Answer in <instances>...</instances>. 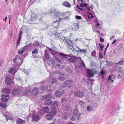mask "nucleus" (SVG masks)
Returning <instances> with one entry per match:
<instances>
[{
    "label": "nucleus",
    "mask_w": 124,
    "mask_h": 124,
    "mask_svg": "<svg viewBox=\"0 0 124 124\" xmlns=\"http://www.w3.org/2000/svg\"><path fill=\"white\" fill-rule=\"evenodd\" d=\"M58 104L56 101L53 102L51 105V108L52 110L51 112H47V118L48 120H50L53 118L54 116L55 115L57 111L56 108L57 107ZM49 110V108L47 107V111Z\"/></svg>",
    "instance_id": "1"
},
{
    "label": "nucleus",
    "mask_w": 124,
    "mask_h": 124,
    "mask_svg": "<svg viewBox=\"0 0 124 124\" xmlns=\"http://www.w3.org/2000/svg\"><path fill=\"white\" fill-rule=\"evenodd\" d=\"M52 90L49 89L48 91L47 92V105H50L52 102V101L51 99H51L52 98V95L51 93Z\"/></svg>",
    "instance_id": "2"
},
{
    "label": "nucleus",
    "mask_w": 124,
    "mask_h": 124,
    "mask_svg": "<svg viewBox=\"0 0 124 124\" xmlns=\"http://www.w3.org/2000/svg\"><path fill=\"white\" fill-rule=\"evenodd\" d=\"M57 81L56 78L52 77L48 82L47 84L49 87H51L53 84H55Z\"/></svg>",
    "instance_id": "3"
},
{
    "label": "nucleus",
    "mask_w": 124,
    "mask_h": 124,
    "mask_svg": "<svg viewBox=\"0 0 124 124\" xmlns=\"http://www.w3.org/2000/svg\"><path fill=\"white\" fill-rule=\"evenodd\" d=\"M64 93V91L62 90H59L56 92L54 94L55 97H60L63 95Z\"/></svg>",
    "instance_id": "4"
},
{
    "label": "nucleus",
    "mask_w": 124,
    "mask_h": 124,
    "mask_svg": "<svg viewBox=\"0 0 124 124\" xmlns=\"http://www.w3.org/2000/svg\"><path fill=\"white\" fill-rule=\"evenodd\" d=\"M74 93L75 94V96L78 97H82L84 96L83 93L81 91L75 92Z\"/></svg>",
    "instance_id": "5"
},
{
    "label": "nucleus",
    "mask_w": 124,
    "mask_h": 124,
    "mask_svg": "<svg viewBox=\"0 0 124 124\" xmlns=\"http://www.w3.org/2000/svg\"><path fill=\"white\" fill-rule=\"evenodd\" d=\"M2 98H1V101L3 102L7 101L9 99V96L7 95H4L3 94L1 96Z\"/></svg>",
    "instance_id": "6"
},
{
    "label": "nucleus",
    "mask_w": 124,
    "mask_h": 124,
    "mask_svg": "<svg viewBox=\"0 0 124 124\" xmlns=\"http://www.w3.org/2000/svg\"><path fill=\"white\" fill-rule=\"evenodd\" d=\"M72 81L70 80H66L64 83L63 85H62L61 87V88H64L65 87L67 86V85L70 83L72 82Z\"/></svg>",
    "instance_id": "7"
},
{
    "label": "nucleus",
    "mask_w": 124,
    "mask_h": 124,
    "mask_svg": "<svg viewBox=\"0 0 124 124\" xmlns=\"http://www.w3.org/2000/svg\"><path fill=\"white\" fill-rule=\"evenodd\" d=\"M32 119L33 120L37 122L39 119V116L37 114H33L32 116Z\"/></svg>",
    "instance_id": "8"
},
{
    "label": "nucleus",
    "mask_w": 124,
    "mask_h": 124,
    "mask_svg": "<svg viewBox=\"0 0 124 124\" xmlns=\"http://www.w3.org/2000/svg\"><path fill=\"white\" fill-rule=\"evenodd\" d=\"M30 86H29L28 87L26 88V90L24 91L23 92V94L26 95H28L31 92V89L30 88H29V87Z\"/></svg>",
    "instance_id": "9"
},
{
    "label": "nucleus",
    "mask_w": 124,
    "mask_h": 124,
    "mask_svg": "<svg viewBox=\"0 0 124 124\" xmlns=\"http://www.w3.org/2000/svg\"><path fill=\"white\" fill-rule=\"evenodd\" d=\"M13 62L16 63L17 62L18 65H20L23 63V60L21 59H17L16 58H15L13 60Z\"/></svg>",
    "instance_id": "10"
},
{
    "label": "nucleus",
    "mask_w": 124,
    "mask_h": 124,
    "mask_svg": "<svg viewBox=\"0 0 124 124\" xmlns=\"http://www.w3.org/2000/svg\"><path fill=\"white\" fill-rule=\"evenodd\" d=\"M5 79L6 84L8 85H10L11 82V78L9 77H7Z\"/></svg>",
    "instance_id": "11"
},
{
    "label": "nucleus",
    "mask_w": 124,
    "mask_h": 124,
    "mask_svg": "<svg viewBox=\"0 0 124 124\" xmlns=\"http://www.w3.org/2000/svg\"><path fill=\"white\" fill-rule=\"evenodd\" d=\"M21 93L20 90L18 89H14L13 90L12 94L13 95H16L18 94Z\"/></svg>",
    "instance_id": "12"
},
{
    "label": "nucleus",
    "mask_w": 124,
    "mask_h": 124,
    "mask_svg": "<svg viewBox=\"0 0 124 124\" xmlns=\"http://www.w3.org/2000/svg\"><path fill=\"white\" fill-rule=\"evenodd\" d=\"M39 93L38 88L37 87H35L33 88L31 92V93L34 95H36Z\"/></svg>",
    "instance_id": "13"
},
{
    "label": "nucleus",
    "mask_w": 124,
    "mask_h": 124,
    "mask_svg": "<svg viewBox=\"0 0 124 124\" xmlns=\"http://www.w3.org/2000/svg\"><path fill=\"white\" fill-rule=\"evenodd\" d=\"M17 124H24L25 121L20 118L17 119L16 121Z\"/></svg>",
    "instance_id": "14"
},
{
    "label": "nucleus",
    "mask_w": 124,
    "mask_h": 124,
    "mask_svg": "<svg viewBox=\"0 0 124 124\" xmlns=\"http://www.w3.org/2000/svg\"><path fill=\"white\" fill-rule=\"evenodd\" d=\"M87 72L88 75H89L90 77H93L94 74L92 70L88 69L87 70Z\"/></svg>",
    "instance_id": "15"
},
{
    "label": "nucleus",
    "mask_w": 124,
    "mask_h": 124,
    "mask_svg": "<svg viewBox=\"0 0 124 124\" xmlns=\"http://www.w3.org/2000/svg\"><path fill=\"white\" fill-rule=\"evenodd\" d=\"M63 6L67 7V8H70L71 7L70 5L69 2L67 1H65L62 4Z\"/></svg>",
    "instance_id": "16"
},
{
    "label": "nucleus",
    "mask_w": 124,
    "mask_h": 124,
    "mask_svg": "<svg viewBox=\"0 0 124 124\" xmlns=\"http://www.w3.org/2000/svg\"><path fill=\"white\" fill-rule=\"evenodd\" d=\"M65 75L63 74H61L59 76V78L61 80H64L65 78Z\"/></svg>",
    "instance_id": "17"
},
{
    "label": "nucleus",
    "mask_w": 124,
    "mask_h": 124,
    "mask_svg": "<svg viewBox=\"0 0 124 124\" xmlns=\"http://www.w3.org/2000/svg\"><path fill=\"white\" fill-rule=\"evenodd\" d=\"M58 54L59 55L62 57L64 58H67L68 57L67 56H68V55L67 54H65L63 53H60L59 52H58Z\"/></svg>",
    "instance_id": "18"
},
{
    "label": "nucleus",
    "mask_w": 124,
    "mask_h": 124,
    "mask_svg": "<svg viewBox=\"0 0 124 124\" xmlns=\"http://www.w3.org/2000/svg\"><path fill=\"white\" fill-rule=\"evenodd\" d=\"M2 91L3 93L4 94H8L9 93V90L8 88H5Z\"/></svg>",
    "instance_id": "19"
},
{
    "label": "nucleus",
    "mask_w": 124,
    "mask_h": 124,
    "mask_svg": "<svg viewBox=\"0 0 124 124\" xmlns=\"http://www.w3.org/2000/svg\"><path fill=\"white\" fill-rule=\"evenodd\" d=\"M25 46H24L23 47L21 48L20 50H18V53L19 54H23L25 50Z\"/></svg>",
    "instance_id": "20"
},
{
    "label": "nucleus",
    "mask_w": 124,
    "mask_h": 124,
    "mask_svg": "<svg viewBox=\"0 0 124 124\" xmlns=\"http://www.w3.org/2000/svg\"><path fill=\"white\" fill-rule=\"evenodd\" d=\"M0 106L2 108H5L7 107V104L5 103L0 102Z\"/></svg>",
    "instance_id": "21"
},
{
    "label": "nucleus",
    "mask_w": 124,
    "mask_h": 124,
    "mask_svg": "<svg viewBox=\"0 0 124 124\" xmlns=\"http://www.w3.org/2000/svg\"><path fill=\"white\" fill-rule=\"evenodd\" d=\"M16 70L14 68H11L9 71V72L12 74H15L16 72Z\"/></svg>",
    "instance_id": "22"
},
{
    "label": "nucleus",
    "mask_w": 124,
    "mask_h": 124,
    "mask_svg": "<svg viewBox=\"0 0 124 124\" xmlns=\"http://www.w3.org/2000/svg\"><path fill=\"white\" fill-rule=\"evenodd\" d=\"M23 32L22 31H20L19 32V35L18 38L17 40L20 41L22 38V35Z\"/></svg>",
    "instance_id": "23"
},
{
    "label": "nucleus",
    "mask_w": 124,
    "mask_h": 124,
    "mask_svg": "<svg viewBox=\"0 0 124 124\" xmlns=\"http://www.w3.org/2000/svg\"><path fill=\"white\" fill-rule=\"evenodd\" d=\"M78 111V108H75L74 109V111L73 112L74 115L75 116L77 115Z\"/></svg>",
    "instance_id": "24"
},
{
    "label": "nucleus",
    "mask_w": 124,
    "mask_h": 124,
    "mask_svg": "<svg viewBox=\"0 0 124 124\" xmlns=\"http://www.w3.org/2000/svg\"><path fill=\"white\" fill-rule=\"evenodd\" d=\"M37 16L36 15L33 13H32L31 17L32 18L31 19L32 20H33L35 18H36Z\"/></svg>",
    "instance_id": "25"
},
{
    "label": "nucleus",
    "mask_w": 124,
    "mask_h": 124,
    "mask_svg": "<svg viewBox=\"0 0 124 124\" xmlns=\"http://www.w3.org/2000/svg\"><path fill=\"white\" fill-rule=\"evenodd\" d=\"M74 27L75 30H76L77 29H78L79 28V26L77 23H75L74 24Z\"/></svg>",
    "instance_id": "26"
},
{
    "label": "nucleus",
    "mask_w": 124,
    "mask_h": 124,
    "mask_svg": "<svg viewBox=\"0 0 124 124\" xmlns=\"http://www.w3.org/2000/svg\"><path fill=\"white\" fill-rule=\"evenodd\" d=\"M87 109L89 111H91L93 110V107L89 106H87Z\"/></svg>",
    "instance_id": "27"
},
{
    "label": "nucleus",
    "mask_w": 124,
    "mask_h": 124,
    "mask_svg": "<svg viewBox=\"0 0 124 124\" xmlns=\"http://www.w3.org/2000/svg\"><path fill=\"white\" fill-rule=\"evenodd\" d=\"M68 60L70 62L72 63L74 62L75 61L74 59L72 58L71 57H70V58L68 59Z\"/></svg>",
    "instance_id": "28"
},
{
    "label": "nucleus",
    "mask_w": 124,
    "mask_h": 124,
    "mask_svg": "<svg viewBox=\"0 0 124 124\" xmlns=\"http://www.w3.org/2000/svg\"><path fill=\"white\" fill-rule=\"evenodd\" d=\"M54 60H52L51 61V62L49 63V65L50 66L52 67L54 66Z\"/></svg>",
    "instance_id": "29"
},
{
    "label": "nucleus",
    "mask_w": 124,
    "mask_h": 124,
    "mask_svg": "<svg viewBox=\"0 0 124 124\" xmlns=\"http://www.w3.org/2000/svg\"><path fill=\"white\" fill-rule=\"evenodd\" d=\"M29 70H26L25 69L23 70V71L24 72L26 73V75H28L29 74V72L30 71Z\"/></svg>",
    "instance_id": "30"
},
{
    "label": "nucleus",
    "mask_w": 124,
    "mask_h": 124,
    "mask_svg": "<svg viewBox=\"0 0 124 124\" xmlns=\"http://www.w3.org/2000/svg\"><path fill=\"white\" fill-rule=\"evenodd\" d=\"M66 43L68 47L70 48L71 47H72V45L70 44V43H69L68 41H66Z\"/></svg>",
    "instance_id": "31"
},
{
    "label": "nucleus",
    "mask_w": 124,
    "mask_h": 124,
    "mask_svg": "<svg viewBox=\"0 0 124 124\" xmlns=\"http://www.w3.org/2000/svg\"><path fill=\"white\" fill-rule=\"evenodd\" d=\"M46 50H45V58L43 59V60L44 61V63H46Z\"/></svg>",
    "instance_id": "32"
},
{
    "label": "nucleus",
    "mask_w": 124,
    "mask_h": 124,
    "mask_svg": "<svg viewBox=\"0 0 124 124\" xmlns=\"http://www.w3.org/2000/svg\"><path fill=\"white\" fill-rule=\"evenodd\" d=\"M38 51V50L37 49L35 48L34 50L32 52V54H36V53H38L37 52Z\"/></svg>",
    "instance_id": "33"
},
{
    "label": "nucleus",
    "mask_w": 124,
    "mask_h": 124,
    "mask_svg": "<svg viewBox=\"0 0 124 124\" xmlns=\"http://www.w3.org/2000/svg\"><path fill=\"white\" fill-rule=\"evenodd\" d=\"M39 44V43L37 41H34L33 43V45L34 46H37Z\"/></svg>",
    "instance_id": "34"
},
{
    "label": "nucleus",
    "mask_w": 124,
    "mask_h": 124,
    "mask_svg": "<svg viewBox=\"0 0 124 124\" xmlns=\"http://www.w3.org/2000/svg\"><path fill=\"white\" fill-rule=\"evenodd\" d=\"M99 45L101 48L100 50H101V52H102V51L103 50V48L104 47V45L102 46L101 44H99Z\"/></svg>",
    "instance_id": "35"
},
{
    "label": "nucleus",
    "mask_w": 124,
    "mask_h": 124,
    "mask_svg": "<svg viewBox=\"0 0 124 124\" xmlns=\"http://www.w3.org/2000/svg\"><path fill=\"white\" fill-rule=\"evenodd\" d=\"M4 116L6 117V119L7 120H8L10 119L11 118L10 117H9L7 115H4Z\"/></svg>",
    "instance_id": "36"
},
{
    "label": "nucleus",
    "mask_w": 124,
    "mask_h": 124,
    "mask_svg": "<svg viewBox=\"0 0 124 124\" xmlns=\"http://www.w3.org/2000/svg\"><path fill=\"white\" fill-rule=\"evenodd\" d=\"M79 104L80 105L82 106L83 104H84L85 103V102H83V101H79Z\"/></svg>",
    "instance_id": "37"
},
{
    "label": "nucleus",
    "mask_w": 124,
    "mask_h": 124,
    "mask_svg": "<svg viewBox=\"0 0 124 124\" xmlns=\"http://www.w3.org/2000/svg\"><path fill=\"white\" fill-rule=\"evenodd\" d=\"M41 111H43L44 112H46V107L43 108L41 110Z\"/></svg>",
    "instance_id": "38"
},
{
    "label": "nucleus",
    "mask_w": 124,
    "mask_h": 124,
    "mask_svg": "<svg viewBox=\"0 0 124 124\" xmlns=\"http://www.w3.org/2000/svg\"><path fill=\"white\" fill-rule=\"evenodd\" d=\"M99 56L100 58H103V55L102 54V52H99Z\"/></svg>",
    "instance_id": "39"
},
{
    "label": "nucleus",
    "mask_w": 124,
    "mask_h": 124,
    "mask_svg": "<svg viewBox=\"0 0 124 124\" xmlns=\"http://www.w3.org/2000/svg\"><path fill=\"white\" fill-rule=\"evenodd\" d=\"M121 60L120 61V62H118V64H122L120 63V62H124V58H122L121 59Z\"/></svg>",
    "instance_id": "40"
},
{
    "label": "nucleus",
    "mask_w": 124,
    "mask_h": 124,
    "mask_svg": "<svg viewBox=\"0 0 124 124\" xmlns=\"http://www.w3.org/2000/svg\"><path fill=\"white\" fill-rule=\"evenodd\" d=\"M96 51L95 50H94L92 52L91 54L93 56H95V55H96Z\"/></svg>",
    "instance_id": "41"
},
{
    "label": "nucleus",
    "mask_w": 124,
    "mask_h": 124,
    "mask_svg": "<svg viewBox=\"0 0 124 124\" xmlns=\"http://www.w3.org/2000/svg\"><path fill=\"white\" fill-rule=\"evenodd\" d=\"M76 18L77 19H82L81 17L80 16H76Z\"/></svg>",
    "instance_id": "42"
},
{
    "label": "nucleus",
    "mask_w": 124,
    "mask_h": 124,
    "mask_svg": "<svg viewBox=\"0 0 124 124\" xmlns=\"http://www.w3.org/2000/svg\"><path fill=\"white\" fill-rule=\"evenodd\" d=\"M100 40L101 42H103L104 41V39L102 38L101 36H100Z\"/></svg>",
    "instance_id": "43"
},
{
    "label": "nucleus",
    "mask_w": 124,
    "mask_h": 124,
    "mask_svg": "<svg viewBox=\"0 0 124 124\" xmlns=\"http://www.w3.org/2000/svg\"><path fill=\"white\" fill-rule=\"evenodd\" d=\"M4 62V60L3 59H1L0 60V67L1 65L2 64H3Z\"/></svg>",
    "instance_id": "44"
},
{
    "label": "nucleus",
    "mask_w": 124,
    "mask_h": 124,
    "mask_svg": "<svg viewBox=\"0 0 124 124\" xmlns=\"http://www.w3.org/2000/svg\"><path fill=\"white\" fill-rule=\"evenodd\" d=\"M86 50L85 49H83L82 50H80V51L81 52H84V53H86Z\"/></svg>",
    "instance_id": "45"
},
{
    "label": "nucleus",
    "mask_w": 124,
    "mask_h": 124,
    "mask_svg": "<svg viewBox=\"0 0 124 124\" xmlns=\"http://www.w3.org/2000/svg\"><path fill=\"white\" fill-rule=\"evenodd\" d=\"M46 98V95H45L44 96L42 97V100H45Z\"/></svg>",
    "instance_id": "46"
},
{
    "label": "nucleus",
    "mask_w": 124,
    "mask_h": 124,
    "mask_svg": "<svg viewBox=\"0 0 124 124\" xmlns=\"http://www.w3.org/2000/svg\"><path fill=\"white\" fill-rule=\"evenodd\" d=\"M70 119L73 121H74L75 120V117L73 116H71L70 117Z\"/></svg>",
    "instance_id": "47"
},
{
    "label": "nucleus",
    "mask_w": 124,
    "mask_h": 124,
    "mask_svg": "<svg viewBox=\"0 0 124 124\" xmlns=\"http://www.w3.org/2000/svg\"><path fill=\"white\" fill-rule=\"evenodd\" d=\"M108 80L110 79L111 80L112 82L113 83V82L114 80L113 79H112L111 78V76L110 75L109 76V77H108Z\"/></svg>",
    "instance_id": "48"
},
{
    "label": "nucleus",
    "mask_w": 124,
    "mask_h": 124,
    "mask_svg": "<svg viewBox=\"0 0 124 124\" xmlns=\"http://www.w3.org/2000/svg\"><path fill=\"white\" fill-rule=\"evenodd\" d=\"M80 65L81 66H82L83 67L84 66L85 64L83 61H82V62L81 63Z\"/></svg>",
    "instance_id": "49"
},
{
    "label": "nucleus",
    "mask_w": 124,
    "mask_h": 124,
    "mask_svg": "<svg viewBox=\"0 0 124 124\" xmlns=\"http://www.w3.org/2000/svg\"><path fill=\"white\" fill-rule=\"evenodd\" d=\"M55 52V51H54V50L52 49L51 51V53L52 55H54Z\"/></svg>",
    "instance_id": "50"
},
{
    "label": "nucleus",
    "mask_w": 124,
    "mask_h": 124,
    "mask_svg": "<svg viewBox=\"0 0 124 124\" xmlns=\"http://www.w3.org/2000/svg\"><path fill=\"white\" fill-rule=\"evenodd\" d=\"M41 89L42 90H44L46 89V86H42L41 87Z\"/></svg>",
    "instance_id": "51"
},
{
    "label": "nucleus",
    "mask_w": 124,
    "mask_h": 124,
    "mask_svg": "<svg viewBox=\"0 0 124 124\" xmlns=\"http://www.w3.org/2000/svg\"><path fill=\"white\" fill-rule=\"evenodd\" d=\"M66 99V97H63L61 99V101L62 102H63Z\"/></svg>",
    "instance_id": "52"
},
{
    "label": "nucleus",
    "mask_w": 124,
    "mask_h": 124,
    "mask_svg": "<svg viewBox=\"0 0 124 124\" xmlns=\"http://www.w3.org/2000/svg\"><path fill=\"white\" fill-rule=\"evenodd\" d=\"M85 8L87 9V11H89L90 10V8L89 7L85 6Z\"/></svg>",
    "instance_id": "53"
},
{
    "label": "nucleus",
    "mask_w": 124,
    "mask_h": 124,
    "mask_svg": "<svg viewBox=\"0 0 124 124\" xmlns=\"http://www.w3.org/2000/svg\"><path fill=\"white\" fill-rule=\"evenodd\" d=\"M68 41L70 43V44H71V45H72V46H73V42H72V41H71V40H68Z\"/></svg>",
    "instance_id": "54"
},
{
    "label": "nucleus",
    "mask_w": 124,
    "mask_h": 124,
    "mask_svg": "<svg viewBox=\"0 0 124 124\" xmlns=\"http://www.w3.org/2000/svg\"><path fill=\"white\" fill-rule=\"evenodd\" d=\"M115 38V37L113 35L110 37V40H112V39H114Z\"/></svg>",
    "instance_id": "55"
},
{
    "label": "nucleus",
    "mask_w": 124,
    "mask_h": 124,
    "mask_svg": "<svg viewBox=\"0 0 124 124\" xmlns=\"http://www.w3.org/2000/svg\"><path fill=\"white\" fill-rule=\"evenodd\" d=\"M111 77L112 78L114 79H115L116 77L114 75H111Z\"/></svg>",
    "instance_id": "56"
},
{
    "label": "nucleus",
    "mask_w": 124,
    "mask_h": 124,
    "mask_svg": "<svg viewBox=\"0 0 124 124\" xmlns=\"http://www.w3.org/2000/svg\"><path fill=\"white\" fill-rule=\"evenodd\" d=\"M20 41L17 40L16 42V46H18L19 45L20 43Z\"/></svg>",
    "instance_id": "57"
},
{
    "label": "nucleus",
    "mask_w": 124,
    "mask_h": 124,
    "mask_svg": "<svg viewBox=\"0 0 124 124\" xmlns=\"http://www.w3.org/2000/svg\"><path fill=\"white\" fill-rule=\"evenodd\" d=\"M66 31H67V30L64 29V30H62V31L61 32L62 33H63V32H64V33H65V32H66Z\"/></svg>",
    "instance_id": "58"
},
{
    "label": "nucleus",
    "mask_w": 124,
    "mask_h": 124,
    "mask_svg": "<svg viewBox=\"0 0 124 124\" xmlns=\"http://www.w3.org/2000/svg\"><path fill=\"white\" fill-rule=\"evenodd\" d=\"M117 40L116 39H114V40L112 41V44H114L116 42Z\"/></svg>",
    "instance_id": "59"
},
{
    "label": "nucleus",
    "mask_w": 124,
    "mask_h": 124,
    "mask_svg": "<svg viewBox=\"0 0 124 124\" xmlns=\"http://www.w3.org/2000/svg\"><path fill=\"white\" fill-rule=\"evenodd\" d=\"M100 24H99V23H97L95 27H96V28H97L98 27L97 26H100Z\"/></svg>",
    "instance_id": "60"
},
{
    "label": "nucleus",
    "mask_w": 124,
    "mask_h": 124,
    "mask_svg": "<svg viewBox=\"0 0 124 124\" xmlns=\"http://www.w3.org/2000/svg\"><path fill=\"white\" fill-rule=\"evenodd\" d=\"M57 61H58V62H59L60 63H61V62L60 59H59L58 58V59H57Z\"/></svg>",
    "instance_id": "61"
},
{
    "label": "nucleus",
    "mask_w": 124,
    "mask_h": 124,
    "mask_svg": "<svg viewBox=\"0 0 124 124\" xmlns=\"http://www.w3.org/2000/svg\"><path fill=\"white\" fill-rule=\"evenodd\" d=\"M83 5L84 6H87L88 4L87 3H85V4H83Z\"/></svg>",
    "instance_id": "62"
},
{
    "label": "nucleus",
    "mask_w": 124,
    "mask_h": 124,
    "mask_svg": "<svg viewBox=\"0 0 124 124\" xmlns=\"http://www.w3.org/2000/svg\"><path fill=\"white\" fill-rule=\"evenodd\" d=\"M101 73L102 75H103L104 73V72L103 70H102V71H101Z\"/></svg>",
    "instance_id": "63"
},
{
    "label": "nucleus",
    "mask_w": 124,
    "mask_h": 124,
    "mask_svg": "<svg viewBox=\"0 0 124 124\" xmlns=\"http://www.w3.org/2000/svg\"><path fill=\"white\" fill-rule=\"evenodd\" d=\"M77 8L79 9L80 8V7L79 5H77Z\"/></svg>",
    "instance_id": "64"
}]
</instances>
